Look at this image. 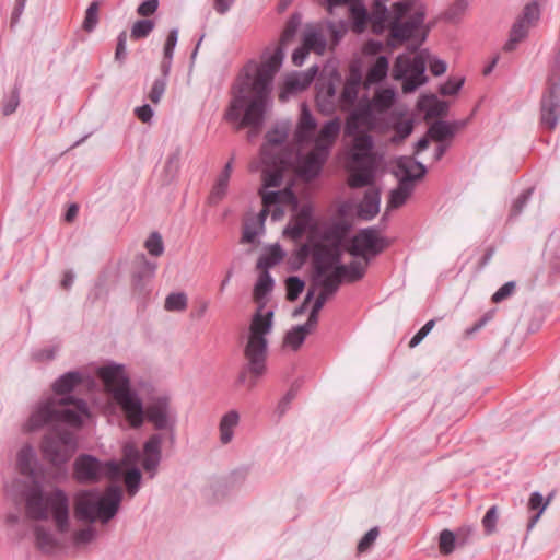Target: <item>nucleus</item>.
I'll return each mask as SVG.
<instances>
[{
	"label": "nucleus",
	"instance_id": "1",
	"mask_svg": "<svg viewBox=\"0 0 560 560\" xmlns=\"http://www.w3.org/2000/svg\"><path fill=\"white\" fill-rule=\"evenodd\" d=\"M301 23L300 12L291 14L275 51L268 57L264 54L261 62L254 65L255 74L252 75L248 72L250 65L245 68L244 77L232 86V98L224 114L225 120L237 121L238 129L250 128L255 131L261 129L273 104V80L282 66L284 47L294 39Z\"/></svg>",
	"mask_w": 560,
	"mask_h": 560
},
{
	"label": "nucleus",
	"instance_id": "2",
	"mask_svg": "<svg viewBox=\"0 0 560 560\" xmlns=\"http://www.w3.org/2000/svg\"><path fill=\"white\" fill-rule=\"evenodd\" d=\"M84 381L80 371H69L61 374L51 384L50 396L37 404L27 420L28 431H37L50 424H66L72 428H81L84 418L90 417L88 402L83 398L75 397L71 393Z\"/></svg>",
	"mask_w": 560,
	"mask_h": 560
},
{
	"label": "nucleus",
	"instance_id": "3",
	"mask_svg": "<svg viewBox=\"0 0 560 560\" xmlns=\"http://www.w3.org/2000/svg\"><path fill=\"white\" fill-rule=\"evenodd\" d=\"M272 319L273 311H268L262 315L258 310L249 325L248 338L244 348L246 363L242 366L236 380L237 384L247 385L249 389L256 386L257 381L267 371L268 340L266 336L272 329Z\"/></svg>",
	"mask_w": 560,
	"mask_h": 560
},
{
	"label": "nucleus",
	"instance_id": "4",
	"mask_svg": "<svg viewBox=\"0 0 560 560\" xmlns=\"http://www.w3.org/2000/svg\"><path fill=\"white\" fill-rule=\"evenodd\" d=\"M25 513L30 520L47 521L49 511L60 534L69 530L70 503L69 497L61 488H55L45 493L42 483L33 480L32 485L23 491Z\"/></svg>",
	"mask_w": 560,
	"mask_h": 560
},
{
	"label": "nucleus",
	"instance_id": "5",
	"mask_svg": "<svg viewBox=\"0 0 560 560\" xmlns=\"http://www.w3.org/2000/svg\"><path fill=\"white\" fill-rule=\"evenodd\" d=\"M106 390L119 405L126 418L133 429L143 424V404L139 395L131 389L130 380L125 373L122 364L110 363L101 366L97 371Z\"/></svg>",
	"mask_w": 560,
	"mask_h": 560
},
{
	"label": "nucleus",
	"instance_id": "6",
	"mask_svg": "<svg viewBox=\"0 0 560 560\" xmlns=\"http://www.w3.org/2000/svg\"><path fill=\"white\" fill-rule=\"evenodd\" d=\"M122 499L118 486H109L103 495L96 489L79 491L74 497V517L79 522L108 523L118 512Z\"/></svg>",
	"mask_w": 560,
	"mask_h": 560
},
{
	"label": "nucleus",
	"instance_id": "7",
	"mask_svg": "<svg viewBox=\"0 0 560 560\" xmlns=\"http://www.w3.org/2000/svg\"><path fill=\"white\" fill-rule=\"evenodd\" d=\"M78 448V442L72 432L54 430L46 433L40 441L39 450L43 459L56 468L63 477L67 476V465Z\"/></svg>",
	"mask_w": 560,
	"mask_h": 560
},
{
	"label": "nucleus",
	"instance_id": "8",
	"mask_svg": "<svg viewBox=\"0 0 560 560\" xmlns=\"http://www.w3.org/2000/svg\"><path fill=\"white\" fill-rule=\"evenodd\" d=\"M424 10H417L406 21H390L387 44L392 47H395L397 44H404L410 39H415L418 37V31L421 30L418 42L409 46V50L411 52H416L419 47L427 40L428 35L433 26L432 24L424 25Z\"/></svg>",
	"mask_w": 560,
	"mask_h": 560
},
{
	"label": "nucleus",
	"instance_id": "9",
	"mask_svg": "<svg viewBox=\"0 0 560 560\" xmlns=\"http://www.w3.org/2000/svg\"><path fill=\"white\" fill-rule=\"evenodd\" d=\"M389 246V241L381 236L374 226L364 228L354 234L347 247V252L353 257H360L368 265L371 258L378 256Z\"/></svg>",
	"mask_w": 560,
	"mask_h": 560
},
{
	"label": "nucleus",
	"instance_id": "10",
	"mask_svg": "<svg viewBox=\"0 0 560 560\" xmlns=\"http://www.w3.org/2000/svg\"><path fill=\"white\" fill-rule=\"evenodd\" d=\"M560 120V77L556 72L547 78L540 98V126L553 130Z\"/></svg>",
	"mask_w": 560,
	"mask_h": 560
},
{
	"label": "nucleus",
	"instance_id": "11",
	"mask_svg": "<svg viewBox=\"0 0 560 560\" xmlns=\"http://www.w3.org/2000/svg\"><path fill=\"white\" fill-rule=\"evenodd\" d=\"M144 419L152 423L153 428L158 431H170L171 441H174L177 416L171 406L170 397H153L147 407L143 408Z\"/></svg>",
	"mask_w": 560,
	"mask_h": 560
},
{
	"label": "nucleus",
	"instance_id": "12",
	"mask_svg": "<svg viewBox=\"0 0 560 560\" xmlns=\"http://www.w3.org/2000/svg\"><path fill=\"white\" fill-rule=\"evenodd\" d=\"M396 167L397 171L394 172L395 176H398V172L402 173L396 188L410 197L415 189L416 180H420L425 176L427 167L421 162L409 156L398 158L396 161Z\"/></svg>",
	"mask_w": 560,
	"mask_h": 560
},
{
	"label": "nucleus",
	"instance_id": "13",
	"mask_svg": "<svg viewBox=\"0 0 560 560\" xmlns=\"http://www.w3.org/2000/svg\"><path fill=\"white\" fill-rule=\"evenodd\" d=\"M329 158L327 149L320 145L314 148L300 161L298 175L306 183L316 179Z\"/></svg>",
	"mask_w": 560,
	"mask_h": 560
},
{
	"label": "nucleus",
	"instance_id": "14",
	"mask_svg": "<svg viewBox=\"0 0 560 560\" xmlns=\"http://www.w3.org/2000/svg\"><path fill=\"white\" fill-rule=\"evenodd\" d=\"M261 159L266 166H271V168L266 167L262 170V188L268 187H279L283 180V171L287 165V160L283 154L268 152L267 148L264 147L261 149Z\"/></svg>",
	"mask_w": 560,
	"mask_h": 560
},
{
	"label": "nucleus",
	"instance_id": "15",
	"mask_svg": "<svg viewBox=\"0 0 560 560\" xmlns=\"http://www.w3.org/2000/svg\"><path fill=\"white\" fill-rule=\"evenodd\" d=\"M376 118L372 104L369 100L361 101L358 106L347 116L343 132L345 136H354L361 132V127L372 129L375 127Z\"/></svg>",
	"mask_w": 560,
	"mask_h": 560
},
{
	"label": "nucleus",
	"instance_id": "16",
	"mask_svg": "<svg viewBox=\"0 0 560 560\" xmlns=\"http://www.w3.org/2000/svg\"><path fill=\"white\" fill-rule=\"evenodd\" d=\"M102 477V462L90 454L79 455L73 463V478L79 483H96Z\"/></svg>",
	"mask_w": 560,
	"mask_h": 560
},
{
	"label": "nucleus",
	"instance_id": "17",
	"mask_svg": "<svg viewBox=\"0 0 560 560\" xmlns=\"http://www.w3.org/2000/svg\"><path fill=\"white\" fill-rule=\"evenodd\" d=\"M312 282H319L322 279L328 278L329 273L335 270L326 244L317 243L314 245L312 253Z\"/></svg>",
	"mask_w": 560,
	"mask_h": 560
},
{
	"label": "nucleus",
	"instance_id": "18",
	"mask_svg": "<svg viewBox=\"0 0 560 560\" xmlns=\"http://www.w3.org/2000/svg\"><path fill=\"white\" fill-rule=\"evenodd\" d=\"M317 128V121L312 115L308 106L303 103L301 115L294 130V141L299 145L308 144L314 141V132Z\"/></svg>",
	"mask_w": 560,
	"mask_h": 560
},
{
	"label": "nucleus",
	"instance_id": "19",
	"mask_svg": "<svg viewBox=\"0 0 560 560\" xmlns=\"http://www.w3.org/2000/svg\"><path fill=\"white\" fill-rule=\"evenodd\" d=\"M348 185L351 188H362L373 184L376 170V161L352 162Z\"/></svg>",
	"mask_w": 560,
	"mask_h": 560
},
{
	"label": "nucleus",
	"instance_id": "20",
	"mask_svg": "<svg viewBox=\"0 0 560 560\" xmlns=\"http://www.w3.org/2000/svg\"><path fill=\"white\" fill-rule=\"evenodd\" d=\"M313 220V210L310 205H304L299 212L293 215L283 230V235L293 241L300 240L310 228Z\"/></svg>",
	"mask_w": 560,
	"mask_h": 560
},
{
	"label": "nucleus",
	"instance_id": "21",
	"mask_svg": "<svg viewBox=\"0 0 560 560\" xmlns=\"http://www.w3.org/2000/svg\"><path fill=\"white\" fill-rule=\"evenodd\" d=\"M366 272V265H362L360 261L353 260L348 265L339 266L335 272H330L326 278L331 283H336L338 290L340 284L345 281L348 283H354L361 280Z\"/></svg>",
	"mask_w": 560,
	"mask_h": 560
},
{
	"label": "nucleus",
	"instance_id": "22",
	"mask_svg": "<svg viewBox=\"0 0 560 560\" xmlns=\"http://www.w3.org/2000/svg\"><path fill=\"white\" fill-rule=\"evenodd\" d=\"M425 63L427 60L422 52L417 54L412 58L411 69L407 73L402 83V91L405 93L413 92L419 86L428 82V77L425 75Z\"/></svg>",
	"mask_w": 560,
	"mask_h": 560
},
{
	"label": "nucleus",
	"instance_id": "23",
	"mask_svg": "<svg viewBox=\"0 0 560 560\" xmlns=\"http://www.w3.org/2000/svg\"><path fill=\"white\" fill-rule=\"evenodd\" d=\"M320 287L322 291L318 293L317 298L315 299L313 306L311 308L308 318L306 322H308V326H317L318 318H319V312L324 307L327 300L334 295L338 290L336 289V283H331L327 279H322L319 282H312V288L316 289Z\"/></svg>",
	"mask_w": 560,
	"mask_h": 560
},
{
	"label": "nucleus",
	"instance_id": "24",
	"mask_svg": "<svg viewBox=\"0 0 560 560\" xmlns=\"http://www.w3.org/2000/svg\"><path fill=\"white\" fill-rule=\"evenodd\" d=\"M353 137V144L351 151L352 162H365L375 160L373 154L374 141L371 135L366 131L358 132Z\"/></svg>",
	"mask_w": 560,
	"mask_h": 560
},
{
	"label": "nucleus",
	"instance_id": "25",
	"mask_svg": "<svg viewBox=\"0 0 560 560\" xmlns=\"http://www.w3.org/2000/svg\"><path fill=\"white\" fill-rule=\"evenodd\" d=\"M140 260V266L132 272L131 282L132 287L139 292L145 291L147 283L153 278L156 264L145 258L144 254L137 257Z\"/></svg>",
	"mask_w": 560,
	"mask_h": 560
},
{
	"label": "nucleus",
	"instance_id": "26",
	"mask_svg": "<svg viewBox=\"0 0 560 560\" xmlns=\"http://www.w3.org/2000/svg\"><path fill=\"white\" fill-rule=\"evenodd\" d=\"M465 126V121L448 122L445 120H435L428 128V137L439 143L452 139L459 127Z\"/></svg>",
	"mask_w": 560,
	"mask_h": 560
},
{
	"label": "nucleus",
	"instance_id": "27",
	"mask_svg": "<svg viewBox=\"0 0 560 560\" xmlns=\"http://www.w3.org/2000/svg\"><path fill=\"white\" fill-rule=\"evenodd\" d=\"M259 195L261 196L262 205L266 208H270L271 206L278 203L292 205L294 208L298 207V198L290 187L272 191H265L264 189H259Z\"/></svg>",
	"mask_w": 560,
	"mask_h": 560
},
{
	"label": "nucleus",
	"instance_id": "28",
	"mask_svg": "<svg viewBox=\"0 0 560 560\" xmlns=\"http://www.w3.org/2000/svg\"><path fill=\"white\" fill-rule=\"evenodd\" d=\"M380 190L373 189L365 191L363 200L358 207V217L364 221L374 219L380 212Z\"/></svg>",
	"mask_w": 560,
	"mask_h": 560
},
{
	"label": "nucleus",
	"instance_id": "29",
	"mask_svg": "<svg viewBox=\"0 0 560 560\" xmlns=\"http://www.w3.org/2000/svg\"><path fill=\"white\" fill-rule=\"evenodd\" d=\"M340 122L337 118L326 121L319 130V133L314 138V145H320L327 149V153L330 154V150L339 135Z\"/></svg>",
	"mask_w": 560,
	"mask_h": 560
},
{
	"label": "nucleus",
	"instance_id": "30",
	"mask_svg": "<svg viewBox=\"0 0 560 560\" xmlns=\"http://www.w3.org/2000/svg\"><path fill=\"white\" fill-rule=\"evenodd\" d=\"M389 61L386 56H378L375 62L368 69L364 86L382 82L388 72Z\"/></svg>",
	"mask_w": 560,
	"mask_h": 560
},
{
	"label": "nucleus",
	"instance_id": "31",
	"mask_svg": "<svg viewBox=\"0 0 560 560\" xmlns=\"http://www.w3.org/2000/svg\"><path fill=\"white\" fill-rule=\"evenodd\" d=\"M316 73L317 67L313 66L304 73L290 75L285 79L284 88L288 92L303 91L312 83Z\"/></svg>",
	"mask_w": 560,
	"mask_h": 560
},
{
	"label": "nucleus",
	"instance_id": "32",
	"mask_svg": "<svg viewBox=\"0 0 560 560\" xmlns=\"http://www.w3.org/2000/svg\"><path fill=\"white\" fill-rule=\"evenodd\" d=\"M349 11L352 20V31L357 34H361L365 30L368 21L371 20V15L363 4V1H352Z\"/></svg>",
	"mask_w": 560,
	"mask_h": 560
},
{
	"label": "nucleus",
	"instance_id": "33",
	"mask_svg": "<svg viewBox=\"0 0 560 560\" xmlns=\"http://www.w3.org/2000/svg\"><path fill=\"white\" fill-rule=\"evenodd\" d=\"M419 107L425 110L428 118L445 116L448 110L447 102L439 100L434 94L424 96L419 102Z\"/></svg>",
	"mask_w": 560,
	"mask_h": 560
},
{
	"label": "nucleus",
	"instance_id": "34",
	"mask_svg": "<svg viewBox=\"0 0 560 560\" xmlns=\"http://www.w3.org/2000/svg\"><path fill=\"white\" fill-rule=\"evenodd\" d=\"M35 545L42 552H51L58 546L54 534L43 525L34 526Z\"/></svg>",
	"mask_w": 560,
	"mask_h": 560
},
{
	"label": "nucleus",
	"instance_id": "35",
	"mask_svg": "<svg viewBox=\"0 0 560 560\" xmlns=\"http://www.w3.org/2000/svg\"><path fill=\"white\" fill-rule=\"evenodd\" d=\"M35 451L32 445L25 444L18 453V466L22 475L34 477Z\"/></svg>",
	"mask_w": 560,
	"mask_h": 560
},
{
	"label": "nucleus",
	"instance_id": "36",
	"mask_svg": "<svg viewBox=\"0 0 560 560\" xmlns=\"http://www.w3.org/2000/svg\"><path fill=\"white\" fill-rule=\"evenodd\" d=\"M314 328L315 326H308V322H305L302 325L294 326L285 334L284 342L289 345L294 351H296L303 345L306 336Z\"/></svg>",
	"mask_w": 560,
	"mask_h": 560
},
{
	"label": "nucleus",
	"instance_id": "37",
	"mask_svg": "<svg viewBox=\"0 0 560 560\" xmlns=\"http://www.w3.org/2000/svg\"><path fill=\"white\" fill-rule=\"evenodd\" d=\"M529 28V25L522 22L520 19H516L511 27L509 39L503 46L504 51H513L517 44L526 38Z\"/></svg>",
	"mask_w": 560,
	"mask_h": 560
},
{
	"label": "nucleus",
	"instance_id": "38",
	"mask_svg": "<svg viewBox=\"0 0 560 560\" xmlns=\"http://www.w3.org/2000/svg\"><path fill=\"white\" fill-rule=\"evenodd\" d=\"M240 420L238 412L231 410L226 412L220 421V440L223 444H228L233 439V430Z\"/></svg>",
	"mask_w": 560,
	"mask_h": 560
},
{
	"label": "nucleus",
	"instance_id": "39",
	"mask_svg": "<svg viewBox=\"0 0 560 560\" xmlns=\"http://www.w3.org/2000/svg\"><path fill=\"white\" fill-rule=\"evenodd\" d=\"M346 230H347V226L336 225L335 229L330 233L332 236H335L337 238L336 242H334L331 244H326V247H328L329 256H330V259H331V262H332L335 269H337L339 266H343V264L341 262V259H342L341 236ZM335 271L336 270H334L332 272H335Z\"/></svg>",
	"mask_w": 560,
	"mask_h": 560
},
{
	"label": "nucleus",
	"instance_id": "40",
	"mask_svg": "<svg viewBox=\"0 0 560 560\" xmlns=\"http://www.w3.org/2000/svg\"><path fill=\"white\" fill-rule=\"evenodd\" d=\"M288 135L289 128L287 125L275 126L265 135L266 142L261 145V149L266 147L268 152H271L272 147L281 145L287 141Z\"/></svg>",
	"mask_w": 560,
	"mask_h": 560
},
{
	"label": "nucleus",
	"instance_id": "41",
	"mask_svg": "<svg viewBox=\"0 0 560 560\" xmlns=\"http://www.w3.org/2000/svg\"><path fill=\"white\" fill-rule=\"evenodd\" d=\"M468 9V0L454 1L442 14V19L448 23H458Z\"/></svg>",
	"mask_w": 560,
	"mask_h": 560
},
{
	"label": "nucleus",
	"instance_id": "42",
	"mask_svg": "<svg viewBox=\"0 0 560 560\" xmlns=\"http://www.w3.org/2000/svg\"><path fill=\"white\" fill-rule=\"evenodd\" d=\"M275 285V281L270 273L265 270L259 276L255 287H254V299L255 301L262 300L267 294H269Z\"/></svg>",
	"mask_w": 560,
	"mask_h": 560
},
{
	"label": "nucleus",
	"instance_id": "43",
	"mask_svg": "<svg viewBox=\"0 0 560 560\" xmlns=\"http://www.w3.org/2000/svg\"><path fill=\"white\" fill-rule=\"evenodd\" d=\"M303 45L311 51L323 54L326 48V39L315 30H311L303 35Z\"/></svg>",
	"mask_w": 560,
	"mask_h": 560
},
{
	"label": "nucleus",
	"instance_id": "44",
	"mask_svg": "<svg viewBox=\"0 0 560 560\" xmlns=\"http://www.w3.org/2000/svg\"><path fill=\"white\" fill-rule=\"evenodd\" d=\"M388 16V10L387 7L384 4L381 0H375L373 3V10L371 13V21L373 23V31L375 33H380L383 27L384 23L387 20Z\"/></svg>",
	"mask_w": 560,
	"mask_h": 560
},
{
	"label": "nucleus",
	"instance_id": "45",
	"mask_svg": "<svg viewBox=\"0 0 560 560\" xmlns=\"http://www.w3.org/2000/svg\"><path fill=\"white\" fill-rule=\"evenodd\" d=\"M188 306V299L184 292L170 293L164 302L167 312H184Z\"/></svg>",
	"mask_w": 560,
	"mask_h": 560
},
{
	"label": "nucleus",
	"instance_id": "46",
	"mask_svg": "<svg viewBox=\"0 0 560 560\" xmlns=\"http://www.w3.org/2000/svg\"><path fill=\"white\" fill-rule=\"evenodd\" d=\"M141 471L136 466L126 471L124 481L129 497H135L138 493L141 485Z\"/></svg>",
	"mask_w": 560,
	"mask_h": 560
},
{
	"label": "nucleus",
	"instance_id": "47",
	"mask_svg": "<svg viewBox=\"0 0 560 560\" xmlns=\"http://www.w3.org/2000/svg\"><path fill=\"white\" fill-rule=\"evenodd\" d=\"M229 179L218 176L212 189L208 196V203L211 206L218 205L223 200L228 192Z\"/></svg>",
	"mask_w": 560,
	"mask_h": 560
},
{
	"label": "nucleus",
	"instance_id": "48",
	"mask_svg": "<svg viewBox=\"0 0 560 560\" xmlns=\"http://www.w3.org/2000/svg\"><path fill=\"white\" fill-rule=\"evenodd\" d=\"M98 10H100V3L97 1H93L90 3L85 11V16L82 23V28L85 32H92L95 30L97 23H98Z\"/></svg>",
	"mask_w": 560,
	"mask_h": 560
},
{
	"label": "nucleus",
	"instance_id": "49",
	"mask_svg": "<svg viewBox=\"0 0 560 560\" xmlns=\"http://www.w3.org/2000/svg\"><path fill=\"white\" fill-rule=\"evenodd\" d=\"M529 26H533L540 19V8L537 1L527 3L522 14L517 18Z\"/></svg>",
	"mask_w": 560,
	"mask_h": 560
},
{
	"label": "nucleus",
	"instance_id": "50",
	"mask_svg": "<svg viewBox=\"0 0 560 560\" xmlns=\"http://www.w3.org/2000/svg\"><path fill=\"white\" fill-rule=\"evenodd\" d=\"M287 284V299L290 302L295 301L299 295L303 292L305 282L296 277V276H290L285 280Z\"/></svg>",
	"mask_w": 560,
	"mask_h": 560
},
{
	"label": "nucleus",
	"instance_id": "51",
	"mask_svg": "<svg viewBox=\"0 0 560 560\" xmlns=\"http://www.w3.org/2000/svg\"><path fill=\"white\" fill-rule=\"evenodd\" d=\"M412 65V59L400 55L396 58L394 67H393V78L395 80H405L407 73L410 71Z\"/></svg>",
	"mask_w": 560,
	"mask_h": 560
},
{
	"label": "nucleus",
	"instance_id": "52",
	"mask_svg": "<svg viewBox=\"0 0 560 560\" xmlns=\"http://www.w3.org/2000/svg\"><path fill=\"white\" fill-rule=\"evenodd\" d=\"M154 28V22L148 19L137 21L131 27V38L141 39L149 36Z\"/></svg>",
	"mask_w": 560,
	"mask_h": 560
},
{
	"label": "nucleus",
	"instance_id": "53",
	"mask_svg": "<svg viewBox=\"0 0 560 560\" xmlns=\"http://www.w3.org/2000/svg\"><path fill=\"white\" fill-rule=\"evenodd\" d=\"M162 442L163 438L159 433L152 434L143 445L144 455L162 457Z\"/></svg>",
	"mask_w": 560,
	"mask_h": 560
},
{
	"label": "nucleus",
	"instance_id": "54",
	"mask_svg": "<svg viewBox=\"0 0 560 560\" xmlns=\"http://www.w3.org/2000/svg\"><path fill=\"white\" fill-rule=\"evenodd\" d=\"M456 537L450 529H443L440 533L439 548L442 555H450L455 549Z\"/></svg>",
	"mask_w": 560,
	"mask_h": 560
},
{
	"label": "nucleus",
	"instance_id": "55",
	"mask_svg": "<svg viewBox=\"0 0 560 560\" xmlns=\"http://www.w3.org/2000/svg\"><path fill=\"white\" fill-rule=\"evenodd\" d=\"M22 80L18 77L10 98L3 105V114L9 116L13 114L20 104V90Z\"/></svg>",
	"mask_w": 560,
	"mask_h": 560
},
{
	"label": "nucleus",
	"instance_id": "56",
	"mask_svg": "<svg viewBox=\"0 0 560 560\" xmlns=\"http://www.w3.org/2000/svg\"><path fill=\"white\" fill-rule=\"evenodd\" d=\"M395 98V93L390 89H383L375 93L373 102L374 105L380 109H387L389 108Z\"/></svg>",
	"mask_w": 560,
	"mask_h": 560
},
{
	"label": "nucleus",
	"instance_id": "57",
	"mask_svg": "<svg viewBox=\"0 0 560 560\" xmlns=\"http://www.w3.org/2000/svg\"><path fill=\"white\" fill-rule=\"evenodd\" d=\"M140 459V451L137 448V446L131 443L127 442L122 446V466H129L132 465V467L138 463Z\"/></svg>",
	"mask_w": 560,
	"mask_h": 560
},
{
	"label": "nucleus",
	"instance_id": "58",
	"mask_svg": "<svg viewBox=\"0 0 560 560\" xmlns=\"http://www.w3.org/2000/svg\"><path fill=\"white\" fill-rule=\"evenodd\" d=\"M145 248L152 256H161L164 252V245L162 241V236L158 232H153L150 234L144 244Z\"/></svg>",
	"mask_w": 560,
	"mask_h": 560
},
{
	"label": "nucleus",
	"instance_id": "59",
	"mask_svg": "<svg viewBox=\"0 0 560 560\" xmlns=\"http://www.w3.org/2000/svg\"><path fill=\"white\" fill-rule=\"evenodd\" d=\"M415 0H400L392 5V21H400L411 10Z\"/></svg>",
	"mask_w": 560,
	"mask_h": 560
},
{
	"label": "nucleus",
	"instance_id": "60",
	"mask_svg": "<svg viewBox=\"0 0 560 560\" xmlns=\"http://www.w3.org/2000/svg\"><path fill=\"white\" fill-rule=\"evenodd\" d=\"M534 188H527L520 194V196L514 200L511 208V217H517L522 213L523 209L527 205L528 200L532 197Z\"/></svg>",
	"mask_w": 560,
	"mask_h": 560
},
{
	"label": "nucleus",
	"instance_id": "61",
	"mask_svg": "<svg viewBox=\"0 0 560 560\" xmlns=\"http://www.w3.org/2000/svg\"><path fill=\"white\" fill-rule=\"evenodd\" d=\"M167 82L165 78H156L149 92V98L153 104H159L165 93Z\"/></svg>",
	"mask_w": 560,
	"mask_h": 560
},
{
	"label": "nucleus",
	"instance_id": "62",
	"mask_svg": "<svg viewBox=\"0 0 560 560\" xmlns=\"http://www.w3.org/2000/svg\"><path fill=\"white\" fill-rule=\"evenodd\" d=\"M380 535L378 527H372L359 541L357 546L358 553L366 552L375 542Z\"/></svg>",
	"mask_w": 560,
	"mask_h": 560
},
{
	"label": "nucleus",
	"instance_id": "63",
	"mask_svg": "<svg viewBox=\"0 0 560 560\" xmlns=\"http://www.w3.org/2000/svg\"><path fill=\"white\" fill-rule=\"evenodd\" d=\"M465 78H450L444 84L440 86L439 92L446 95H455L463 88Z\"/></svg>",
	"mask_w": 560,
	"mask_h": 560
},
{
	"label": "nucleus",
	"instance_id": "64",
	"mask_svg": "<svg viewBox=\"0 0 560 560\" xmlns=\"http://www.w3.org/2000/svg\"><path fill=\"white\" fill-rule=\"evenodd\" d=\"M498 517V506L492 505L482 518V526L487 535L495 532Z\"/></svg>",
	"mask_w": 560,
	"mask_h": 560
}]
</instances>
